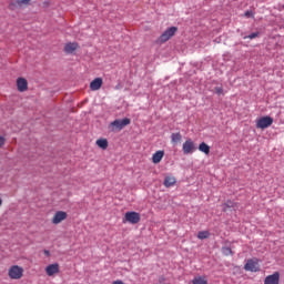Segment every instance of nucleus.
<instances>
[{
  "instance_id": "f257e3e1",
  "label": "nucleus",
  "mask_w": 284,
  "mask_h": 284,
  "mask_svg": "<svg viewBox=\"0 0 284 284\" xmlns=\"http://www.w3.org/2000/svg\"><path fill=\"white\" fill-rule=\"evenodd\" d=\"M23 267L19 265H11L8 270V276L11 281H21L23 278Z\"/></svg>"
},
{
  "instance_id": "f03ea898",
  "label": "nucleus",
  "mask_w": 284,
  "mask_h": 284,
  "mask_svg": "<svg viewBox=\"0 0 284 284\" xmlns=\"http://www.w3.org/2000/svg\"><path fill=\"white\" fill-rule=\"evenodd\" d=\"M130 123H132L130 118H124L122 120H114L113 122L110 123L109 128L111 132H116V130L121 131L123 130V128L130 125Z\"/></svg>"
},
{
  "instance_id": "7ed1b4c3",
  "label": "nucleus",
  "mask_w": 284,
  "mask_h": 284,
  "mask_svg": "<svg viewBox=\"0 0 284 284\" xmlns=\"http://www.w3.org/2000/svg\"><path fill=\"white\" fill-rule=\"evenodd\" d=\"M178 31L179 28L170 27L159 37L158 43H168V41H170L174 37V34H176Z\"/></svg>"
},
{
  "instance_id": "20e7f679",
  "label": "nucleus",
  "mask_w": 284,
  "mask_h": 284,
  "mask_svg": "<svg viewBox=\"0 0 284 284\" xmlns=\"http://www.w3.org/2000/svg\"><path fill=\"white\" fill-rule=\"evenodd\" d=\"M141 222V214L134 211L126 212L122 223H131V225H136Z\"/></svg>"
},
{
  "instance_id": "39448f33",
  "label": "nucleus",
  "mask_w": 284,
  "mask_h": 284,
  "mask_svg": "<svg viewBox=\"0 0 284 284\" xmlns=\"http://www.w3.org/2000/svg\"><path fill=\"white\" fill-rule=\"evenodd\" d=\"M272 123H274V119L270 115H265L256 120V128L257 130H266Z\"/></svg>"
},
{
  "instance_id": "423d86ee",
  "label": "nucleus",
  "mask_w": 284,
  "mask_h": 284,
  "mask_svg": "<svg viewBox=\"0 0 284 284\" xmlns=\"http://www.w3.org/2000/svg\"><path fill=\"white\" fill-rule=\"evenodd\" d=\"M182 152L183 154H193V152H196V144H194V141L192 139H187L182 144Z\"/></svg>"
},
{
  "instance_id": "0eeeda50",
  "label": "nucleus",
  "mask_w": 284,
  "mask_h": 284,
  "mask_svg": "<svg viewBox=\"0 0 284 284\" xmlns=\"http://www.w3.org/2000/svg\"><path fill=\"white\" fill-rule=\"evenodd\" d=\"M68 219V213L65 211H57L51 220L53 225H59V223H63Z\"/></svg>"
},
{
  "instance_id": "6e6552de",
  "label": "nucleus",
  "mask_w": 284,
  "mask_h": 284,
  "mask_svg": "<svg viewBox=\"0 0 284 284\" xmlns=\"http://www.w3.org/2000/svg\"><path fill=\"white\" fill-rule=\"evenodd\" d=\"M44 272L47 276H57L61 272V267L59 266V263L49 264L45 266Z\"/></svg>"
},
{
  "instance_id": "1a4fd4ad",
  "label": "nucleus",
  "mask_w": 284,
  "mask_h": 284,
  "mask_svg": "<svg viewBox=\"0 0 284 284\" xmlns=\"http://www.w3.org/2000/svg\"><path fill=\"white\" fill-rule=\"evenodd\" d=\"M244 270L246 272H258L261 267L258 266V260H247L244 265Z\"/></svg>"
},
{
  "instance_id": "9d476101",
  "label": "nucleus",
  "mask_w": 284,
  "mask_h": 284,
  "mask_svg": "<svg viewBox=\"0 0 284 284\" xmlns=\"http://www.w3.org/2000/svg\"><path fill=\"white\" fill-rule=\"evenodd\" d=\"M30 3V0H14L9 3V10H18L19 8H26Z\"/></svg>"
},
{
  "instance_id": "9b49d317",
  "label": "nucleus",
  "mask_w": 284,
  "mask_h": 284,
  "mask_svg": "<svg viewBox=\"0 0 284 284\" xmlns=\"http://www.w3.org/2000/svg\"><path fill=\"white\" fill-rule=\"evenodd\" d=\"M281 283V273L274 272L272 275H268L264 278V284H280Z\"/></svg>"
},
{
  "instance_id": "f8f14e48",
  "label": "nucleus",
  "mask_w": 284,
  "mask_h": 284,
  "mask_svg": "<svg viewBox=\"0 0 284 284\" xmlns=\"http://www.w3.org/2000/svg\"><path fill=\"white\" fill-rule=\"evenodd\" d=\"M102 85H103V79L95 78L93 81L90 82V90H92V92H97V90H101Z\"/></svg>"
},
{
  "instance_id": "ddd939ff",
  "label": "nucleus",
  "mask_w": 284,
  "mask_h": 284,
  "mask_svg": "<svg viewBox=\"0 0 284 284\" xmlns=\"http://www.w3.org/2000/svg\"><path fill=\"white\" fill-rule=\"evenodd\" d=\"M17 88L19 92H26L28 90V80L26 78H18Z\"/></svg>"
},
{
  "instance_id": "4468645a",
  "label": "nucleus",
  "mask_w": 284,
  "mask_h": 284,
  "mask_svg": "<svg viewBox=\"0 0 284 284\" xmlns=\"http://www.w3.org/2000/svg\"><path fill=\"white\" fill-rule=\"evenodd\" d=\"M163 156H165V152L164 151H156L152 155V163L159 164L160 161H163Z\"/></svg>"
},
{
  "instance_id": "2eb2a0df",
  "label": "nucleus",
  "mask_w": 284,
  "mask_h": 284,
  "mask_svg": "<svg viewBox=\"0 0 284 284\" xmlns=\"http://www.w3.org/2000/svg\"><path fill=\"white\" fill-rule=\"evenodd\" d=\"M164 187H174L176 185V178L166 176L163 182Z\"/></svg>"
},
{
  "instance_id": "dca6fc26",
  "label": "nucleus",
  "mask_w": 284,
  "mask_h": 284,
  "mask_svg": "<svg viewBox=\"0 0 284 284\" xmlns=\"http://www.w3.org/2000/svg\"><path fill=\"white\" fill-rule=\"evenodd\" d=\"M181 141H183V135H181V132L171 134V143H181Z\"/></svg>"
},
{
  "instance_id": "f3484780",
  "label": "nucleus",
  "mask_w": 284,
  "mask_h": 284,
  "mask_svg": "<svg viewBox=\"0 0 284 284\" xmlns=\"http://www.w3.org/2000/svg\"><path fill=\"white\" fill-rule=\"evenodd\" d=\"M95 144L98 148H101V150H108V139H99Z\"/></svg>"
},
{
  "instance_id": "a211bd4d",
  "label": "nucleus",
  "mask_w": 284,
  "mask_h": 284,
  "mask_svg": "<svg viewBox=\"0 0 284 284\" xmlns=\"http://www.w3.org/2000/svg\"><path fill=\"white\" fill-rule=\"evenodd\" d=\"M193 284H207V277L206 276H196L192 281Z\"/></svg>"
},
{
  "instance_id": "6ab92c4d",
  "label": "nucleus",
  "mask_w": 284,
  "mask_h": 284,
  "mask_svg": "<svg viewBox=\"0 0 284 284\" xmlns=\"http://www.w3.org/2000/svg\"><path fill=\"white\" fill-rule=\"evenodd\" d=\"M199 150L200 152H203L206 155L210 154V145H207V143L205 142L200 143Z\"/></svg>"
},
{
  "instance_id": "aec40b11",
  "label": "nucleus",
  "mask_w": 284,
  "mask_h": 284,
  "mask_svg": "<svg viewBox=\"0 0 284 284\" xmlns=\"http://www.w3.org/2000/svg\"><path fill=\"white\" fill-rule=\"evenodd\" d=\"M197 239H200V241H204V239H210L209 231H200L197 233Z\"/></svg>"
},
{
  "instance_id": "412c9836",
  "label": "nucleus",
  "mask_w": 284,
  "mask_h": 284,
  "mask_svg": "<svg viewBox=\"0 0 284 284\" xmlns=\"http://www.w3.org/2000/svg\"><path fill=\"white\" fill-rule=\"evenodd\" d=\"M64 52H65L67 54H72V43H71V42H69V43H67V44L64 45Z\"/></svg>"
},
{
  "instance_id": "4be33fe9",
  "label": "nucleus",
  "mask_w": 284,
  "mask_h": 284,
  "mask_svg": "<svg viewBox=\"0 0 284 284\" xmlns=\"http://www.w3.org/2000/svg\"><path fill=\"white\" fill-rule=\"evenodd\" d=\"M227 207H229V209H231V207H236V204H235L234 202H232V201H227V202L224 204V212L227 210Z\"/></svg>"
},
{
  "instance_id": "5701e85b",
  "label": "nucleus",
  "mask_w": 284,
  "mask_h": 284,
  "mask_svg": "<svg viewBox=\"0 0 284 284\" xmlns=\"http://www.w3.org/2000/svg\"><path fill=\"white\" fill-rule=\"evenodd\" d=\"M222 254H224V256H230V255H232L233 253H232V248H230V247H223L222 248Z\"/></svg>"
},
{
  "instance_id": "b1692460",
  "label": "nucleus",
  "mask_w": 284,
  "mask_h": 284,
  "mask_svg": "<svg viewBox=\"0 0 284 284\" xmlns=\"http://www.w3.org/2000/svg\"><path fill=\"white\" fill-rule=\"evenodd\" d=\"M244 17H246V19H254V11L252 10L245 11Z\"/></svg>"
},
{
  "instance_id": "393cba45",
  "label": "nucleus",
  "mask_w": 284,
  "mask_h": 284,
  "mask_svg": "<svg viewBox=\"0 0 284 284\" xmlns=\"http://www.w3.org/2000/svg\"><path fill=\"white\" fill-rule=\"evenodd\" d=\"M3 145H6V138L0 135V150L2 149Z\"/></svg>"
},
{
  "instance_id": "a878e982",
  "label": "nucleus",
  "mask_w": 284,
  "mask_h": 284,
  "mask_svg": "<svg viewBox=\"0 0 284 284\" xmlns=\"http://www.w3.org/2000/svg\"><path fill=\"white\" fill-rule=\"evenodd\" d=\"M258 37V32H253L248 36V39H256Z\"/></svg>"
},
{
  "instance_id": "bb28decb",
  "label": "nucleus",
  "mask_w": 284,
  "mask_h": 284,
  "mask_svg": "<svg viewBox=\"0 0 284 284\" xmlns=\"http://www.w3.org/2000/svg\"><path fill=\"white\" fill-rule=\"evenodd\" d=\"M215 92L216 94H223V88L221 87L215 88Z\"/></svg>"
},
{
  "instance_id": "cd10ccee",
  "label": "nucleus",
  "mask_w": 284,
  "mask_h": 284,
  "mask_svg": "<svg viewBox=\"0 0 284 284\" xmlns=\"http://www.w3.org/2000/svg\"><path fill=\"white\" fill-rule=\"evenodd\" d=\"M77 48H79V44L72 43V51H73V52H74V50H77Z\"/></svg>"
},
{
  "instance_id": "c85d7f7f",
  "label": "nucleus",
  "mask_w": 284,
  "mask_h": 284,
  "mask_svg": "<svg viewBox=\"0 0 284 284\" xmlns=\"http://www.w3.org/2000/svg\"><path fill=\"white\" fill-rule=\"evenodd\" d=\"M43 252H44L45 256H50V251L44 250Z\"/></svg>"
},
{
  "instance_id": "c756f323",
  "label": "nucleus",
  "mask_w": 284,
  "mask_h": 284,
  "mask_svg": "<svg viewBox=\"0 0 284 284\" xmlns=\"http://www.w3.org/2000/svg\"><path fill=\"white\" fill-rule=\"evenodd\" d=\"M3 205V200L0 197V207Z\"/></svg>"
}]
</instances>
